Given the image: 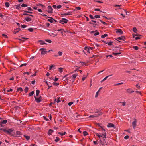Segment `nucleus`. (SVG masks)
<instances>
[{"label": "nucleus", "instance_id": "obj_39", "mask_svg": "<svg viewBox=\"0 0 146 146\" xmlns=\"http://www.w3.org/2000/svg\"><path fill=\"white\" fill-rule=\"evenodd\" d=\"M28 30L30 32H32L33 31V29L31 28H30L28 29Z\"/></svg>", "mask_w": 146, "mask_h": 146}, {"label": "nucleus", "instance_id": "obj_24", "mask_svg": "<svg viewBox=\"0 0 146 146\" xmlns=\"http://www.w3.org/2000/svg\"><path fill=\"white\" fill-rule=\"evenodd\" d=\"M5 6L7 7H8L9 6V4L8 2H6L5 3Z\"/></svg>", "mask_w": 146, "mask_h": 146}, {"label": "nucleus", "instance_id": "obj_37", "mask_svg": "<svg viewBox=\"0 0 146 146\" xmlns=\"http://www.w3.org/2000/svg\"><path fill=\"white\" fill-rule=\"evenodd\" d=\"M58 54L59 56H61L62 55V53L60 51H59L58 52Z\"/></svg>", "mask_w": 146, "mask_h": 146}, {"label": "nucleus", "instance_id": "obj_8", "mask_svg": "<svg viewBox=\"0 0 146 146\" xmlns=\"http://www.w3.org/2000/svg\"><path fill=\"white\" fill-rule=\"evenodd\" d=\"M48 12L49 13H51L52 12L53 9L50 6H48Z\"/></svg>", "mask_w": 146, "mask_h": 146}, {"label": "nucleus", "instance_id": "obj_62", "mask_svg": "<svg viewBox=\"0 0 146 146\" xmlns=\"http://www.w3.org/2000/svg\"><path fill=\"white\" fill-rule=\"evenodd\" d=\"M57 9H59L61 7V6L60 5H58L56 7Z\"/></svg>", "mask_w": 146, "mask_h": 146}, {"label": "nucleus", "instance_id": "obj_61", "mask_svg": "<svg viewBox=\"0 0 146 146\" xmlns=\"http://www.w3.org/2000/svg\"><path fill=\"white\" fill-rule=\"evenodd\" d=\"M108 44L109 45H110V42H106V41H102Z\"/></svg>", "mask_w": 146, "mask_h": 146}, {"label": "nucleus", "instance_id": "obj_47", "mask_svg": "<svg viewBox=\"0 0 146 146\" xmlns=\"http://www.w3.org/2000/svg\"><path fill=\"white\" fill-rule=\"evenodd\" d=\"M2 36H3V37H5V38H8V36H7L5 35V34H3L2 35Z\"/></svg>", "mask_w": 146, "mask_h": 146}, {"label": "nucleus", "instance_id": "obj_10", "mask_svg": "<svg viewBox=\"0 0 146 146\" xmlns=\"http://www.w3.org/2000/svg\"><path fill=\"white\" fill-rule=\"evenodd\" d=\"M90 33H95L94 34V36L98 35L99 34V33L98 32L97 30H96L95 31H91Z\"/></svg>", "mask_w": 146, "mask_h": 146}, {"label": "nucleus", "instance_id": "obj_27", "mask_svg": "<svg viewBox=\"0 0 146 146\" xmlns=\"http://www.w3.org/2000/svg\"><path fill=\"white\" fill-rule=\"evenodd\" d=\"M66 132H64V133H61V132H59L58 134H60V135L61 136H63L65 135L66 134Z\"/></svg>", "mask_w": 146, "mask_h": 146}, {"label": "nucleus", "instance_id": "obj_48", "mask_svg": "<svg viewBox=\"0 0 146 146\" xmlns=\"http://www.w3.org/2000/svg\"><path fill=\"white\" fill-rule=\"evenodd\" d=\"M89 17H90V18L92 19H95L94 17L91 14L89 15Z\"/></svg>", "mask_w": 146, "mask_h": 146}, {"label": "nucleus", "instance_id": "obj_38", "mask_svg": "<svg viewBox=\"0 0 146 146\" xmlns=\"http://www.w3.org/2000/svg\"><path fill=\"white\" fill-rule=\"evenodd\" d=\"M83 135L84 136H86L88 135L87 132L86 131H84L83 133Z\"/></svg>", "mask_w": 146, "mask_h": 146}, {"label": "nucleus", "instance_id": "obj_13", "mask_svg": "<svg viewBox=\"0 0 146 146\" xmlns=\"http://www.w3.org/2000/svg\"><path fill=\"white\" fill-rule=\"evenodd\" d=\"M49 18H50L48 19V21L51 23H52L53 22L54 19L50 17H49Z\"/></svg>", "mask_w": 146, "mask_h": 146}, {"label": "nucleus", "instance_id": "obj_33", "mask_svg": "<svg viewBox=\"0 0 146 146\" xmlns=\"http://www.w3.org/2000/svg\"><path fill=\"white\" fill-rule=\"evenodd\" d=\"M108 36V35L106 34H104V35H103L101 36V37L102 38H104Z\"/></svg>", "mask_w": 146, "mask_h": 146}, {"label": "nucleus", "instance_id": "obj_51", "mask_svg": "<svg viewBox=\"0 0 146 146\" xmlns=\"http://www.w3.org/2000/svg\"><path fill=\"white\" fill-rule=\"evenodd\" d=\"M80 62L82 64V66L84 65H86V64L84 62Z\"/></svg>", "mask_w": 146, "mask_h": 146}, {"label": "nucleus", "instance_id": "obj_14", "mask_svg": "<svg viewBox=\"0 0 146 146\" xmlns=\"http://www.w3.org/2000/svg\"><path fill=\"white\" fill-rule=\"evenodd\" d=\"M98 117V115H96V114H94V115H90L89 117L90 118L96 117Z\"/></svg>", "mask_w": 146, "mask_h": 146}, {"label": "nucleus", "instance_id": "obj_20", "mask_svg": "<svg viewBox=\"0 0 146 146\" xmlns=\"http://www.w3.org/2000/svg\"><path fill=\"white\" fill-rule=\"evenodd\" d=\"M111 127L113 128L114 129H115V126L113 124L110 123V128Z\"/></svg>", "mask_w": 146, "mask_h": 146}, {"label": "nucleus", "instance_id": "obj_2", "mask_svg": "<svg viewBox=\"0 0 146 146\" xmlns=\"http://www.w3.org/2000/svg\"><path fill=\"white\" fill-rule=\"evenodd\" d=\"M3 131L5 132L8 133L10 135H11L12 132L13 131V129H10L8 130H6L5 129H3Z\"/></svg>", "mask_w": 146, "mask_h": 146}, {"label": "nucleus", "instance_id": "obj_19", "mask_svg": "<svg viewBox=\"0 0 146 146\" xmlns=\"http://www.w3.org/2000/svg\"><path fill=\"white\" fill-rule=\"evenodd\" d=\"M53 131V130H52V129H50L49 130V131L48 132V135H50Z\"/></svg>", "mask_w": 146, "mask_h": 146}, {"label": "nucleus", "instance_id": "obj_63", "mask_svg": "<svg viewBox=\"0 0 146 146\" xmlns=\"http://www.w3.org/2000/svg\"><path fill=\"white\" fill-rule=\"evenodd\" d=\"M13 91V90L12 89H10L8 90H7V92H11Z\"/></svg>", "mask_w": 146, "mask_h": 146}, {"label": "nucleus", "instance_id": "obj_29", "mask_svg": "<svg viewBox=\"0 0 146 146\" xmlns=\"http://www.w3.org/2000/svg\"><path fill=\"white\" fill-rule=\"evenodd\" d=\"M7 120H3L1 122V123L2 124H6L7 122Z\"/></svg>", "mask_w": 146, "mask_h": 146}, {"label": "nucleus", "instance_id": "obj_35", "mask_svg": "<svg viewBox=\"0 0 146 146\" xmlns=\"http://www.w3.org/2000/svg\"><path fill=\"white\" fill-rule=\"evenodd\" d=\"M20 25L21 27L23 28H25L27 27V26L26 25H22L21 24Z\"/></svg>", "mask_w": 146, "mask_h": 146}, {"label": "nucleus", "instance_id": "obj_34", "mask_svg": "<svg viewBox=\"0 0 146 146\" xmlns=\"http://www.w3.org/2000/svg\"><path fill=\"white\" fill-rule=\"evenodd\" d=\"M24 137L27 140H28L30 138V137L25 135H24Z\"/></svg>", "mask_w": 146, "mask_h": 146}, {"label": "nucleus", "instance_id": "obj_21", "mask_svg": "<svg viewBox=\"0 0 146 146\" xmlns=\"http://www.w3.org/2000/svg\"><path fill=\"white\" fill-rule=\"evenodd\" d=\"M20 29L19 28L17 29H16L15 31H14V33L15 34H16L19 31H20Z\"/></svg>", "mask_w": 146, "mask_h": 146}, {"label": "nucleus", "instance_id": "obj_58", "mask_svg": "<svg viewBox=\"0 0 146 146\" xmlns=\"http://www.w3.org/2000/svg\"><path fill=\"white\" fill-rule=\"evenodd\" d=\"M64 15H65V16L72 15V14H71L69 13H64Z\"/></svg>", "mask_w": 146, "mask_h": 146}, {"label": "nucleus", "instance_id": "obj_26", "mask_svg": "<svg viewBox=\"0 0 146 146\" xmlns=\"http://www.w3.org/2000/svg\"><path fill=\"white\" fill-rule=\"evenodd\" d=\"M20 91L21 92H23V89H22V88L20 87L19 88H18L17 89V91Z\"/></svg>", "mask_w": 146, "mask_h": 146}, {"label": "nucleus", "instance_id": "obj_30", "mask_svg": "<svg viewBox=\"0 0 146 146\" xmlns=\"http://www.w3.org/2000/svg\"><path fill=\"white\" fill-rule=\"evenodd\" d=\"M36 96H38V95L39 94V93L40 92V91L38 90H36Z\"/></svg>", "mask_w": 146, "mask_h": 146}, {"label": "nucleus", "instance_id": "obj_54", "mask_svg": "<svg viewBox=\"0 0 146 146\" xmlns=\"http://www.w3.org/2000/svg\"><path fill=\"white\" fill-rule=\"evenodd\" d=\"M94 10L95 11H100L101 12H102V11H100L99 9H98V8L95 9H94Z\"/></svg>", "mask_w": 146, "mask_h": 146}, {"label": "nucleus", "instance_id": "obj_23", "mask_svg": "<svg viewBox=\"0 0 146 146\" xmlns=\"http://www.w3.org/2000/svg\"><path fill=\"white\" fill-rule=\"evenodd\" d=\"M109 76H108L105 77L104 79L101 81V82H102L103 81H105L106 80L107 78Z\"/></svg>", "mask_w": 146, "mask_h": 146}, {"label": "nucleus", "instance_id": "obj_28", "mask_svg": "<svg viewBox=\"0 0 146 146\" xmlns=\"http://www.w3.org/2000/svg\"><path fill=\"white\" fill-rule=\"evenodd\" d=\"M34 93V92L33 91H32L29 94V96H32Z\"/></svg>", "mask_w": 146, "mask_h": 146}, {"label": "nucleus", "instance_id": "obj_41", "mask_svg": "<svg viewBox=\"0 0 146 146\" xmlns=\"http://www.w3.org/2000/svg\"><path fill=\"white\" fill-rule=\"evenodd\" d=\"M96 135L98 136L100 138L101 137H102L101 135H100L98 133H96Z\"/></svg>", "mask_w": 146, "mask_h": 146}, {"label": "nucleus", "instance_id": "obj_5", "mask_svg": "<svg viewBox=\"0 0 146 146\" xmlns=\"http://www.w3.org/2000/svg\"><path fill=\"white\" fill-rule=\"evenodd\" d=\"M137 121L136 119H134V121L132 123V126L133 129H135L137 125Z\"/></svg>", "mask_w": 146, "mask_h": 146}, {"label": "nucleus", "instance_id": "obj_22", "mask_svg": "<svg viewBox=\"0 0 146 146\" xmlns=\"http://www.w3.org/2000/svg\"><path fill=\"white\" fill-rule=\"evenodd\" d=\"M29 88L28 87L26 86L25 87L24 89V91H25L26 93H27L28 90Z\"/></svg>", "mask_w": 146, "mask_h": 146}, {"label": "nucleus", "instance_id": "obj_50", "mask_svg": "<svg viewBox=\"0 0 146 146\" xmlns=\"http://www.w3.org/2000/svg\"><path fill=\"white\" fill-rule=\"evenodd\" d=\"M73 102H69L68 103V105L69 106H71V105H72V104H73Z\"/></svg>", "mask_w": 146, "mask_h": 146}, {"label": "nucleus", "instance_id": "obj_6", "mask_svg": "<svg viewBox=\"0 0 146 146\" xmlns=\"http://www.w3.org/2000/svg\"><path fill=\"white\" fill-rule=\"evenodd\" d=\"M116 33L119 34L121 35L123 34V31L120 29H116Z\"/></svg>", "mask_w": 146, "mask_h": 146}, {"label": "nucleus", "instance_id": "obj_16", "mask_svg": "<svg viewBox=\"0 0 146 146\" xmlns=\"http://www.w3.org/2000/svg\"><path fill=\"white\" fill-rule=\"evenodd\" d=\"M84 49L85 50H86L88 52V53H90V49L86 47L84 48Z\"/></svg>", "mask_w": 146, "mask_h": 146}, {"label": "nucleus", "instance_id": "obj_53", "mask_svg": "<svg viewBox=\"0 0 146 146\" xmlns=\"http://www.w3.org/2000/svg\"><path fill=\"white\" fill-rule=\"evenodd\" d=\"M27 10L29 11H32L33 10L30 7H29L27 8Z\"/></svg>", "mask_w": 146, "mask_h": 146}, {"label": "nucleus", "instance_id": "obj_59", "mask_svg": "<svg viewBox=\"0 0 146 146\" xmlns=\"http://www.w3.org/2000/svg\"><path fill=\"white\" fill-rule=\"evenodd\" d=\"M129 138V136L128 135L124 137V138L126 139H128Z\"/></svg>", "mask_w": 146, "mask_h": 146}, {"label": "nucleus", "instance_id": "obj_49", "mask_svg": "<svg viewBox=\"0 0 146 146\" xmlns=\"http://www.w3.org/2000/svg\"><path fill=\"white\" fill-rule=\"evenodd\" d=\"M58 69H59V71L60 72H62V69L63 68H59Z\"/></svg>", "mask_w": 146, "mask_h": 146}, {"label": "nucleus", "instance_id": "obj_17", "mask_svg": "<svg viewBox=\"0 0 146 146\" xmlns=\"http://www.w3.org/2000/svg\"><path fill=\"white\" fill-rule=\"evenodd\" d=\"M141 35H137V36L135 37V39L136 40H138L139 39L141 38Z\"/></svg>", "mask_w": 146, "mask_h": 146}, {"label": "nucleus", "instance_id": "obj_42", "mask_svg": "<svg viewBox=\"0 0 146 146\" xmlns=\"http://www.w3.org/2000/svg\"><path fill=\"white\" fill-rule=\"evenodd\" d=\"M100 17V16L99 15H96L94 17L95 19V18H99Z\"/></svg>", "mask_w": 146, "mask_h": 146}, {"label": "nucleus", "instance_id": "obj_60", "mask_svg": "<svg viewBox=\"0 0 146 146\" xmlns=\"http://www.w3.org/2000/svg\"><path fill=\"white\" fill-rule=\"evenodd\" d=\"M99 92V91H98L96 92V95L95 96V97H97L98 96V93Z\"/></svg>", "mask_w": 146, "mask_h": 146}, {"label": "nucleus", "instance_id": "obj_56", "mask_svg": "<svg viewBox=\"0 0 146 146\" xmlns=\"http://www.w3.org/2000/svg\"><path fill=\"white\" fill-rule=\"evenodd\" d=\"M56 102H57V103H59V102H60V97H59L58 98Z\"/></svg>", "mask_w": 146, "mask_h": 146}, {"label": "nucleus", "instance_id": "obj_55", "mask_svg": "<svg viewBox=\"0 0 146 146\" xmlns=\"http://www.w3.org/2000/svg\"><path fill=\"white\" fill-rule=\"evenodd\" d=\"M138 89H139L140 88V87L138 85V84H137L135 86Z\"/></svg>", "mask_w": 146, "mask_h": 146}, {"label": "nucleus", "instance_id": "obj_32", "mask_svg": "<svg viewBox=\"0 0 146 146\" xmlns=\"http://www.w3.org/2000/svg\"><path fill=\"white\" fill-rule=\"evenodd\" d=\"M133 48L136 50H137L139 49L138 47L137 46H134Z\"/></svg>", "mask_w": 146, "mask_h": 146}, {"label": "nucleus", "instance_id": "obj_11", "mask_svg": "<svg viewBox=\"0 0 146 146\" xmlns=\"http://www.w3.org/2000/svg\"><path fill=\"white\" fill-rule=\"evenodd\" d=\"M24 20H25L27 22H29L31 20V18L29 17H27L24 18Z\"/></svg>", "mask_w": 146, "mask_h": 146}, {"label": "nucleus", "instance_id": "obj_36", "mask_svg": "<svg viewBox=\"0 0 146 146\" xmlns=\"http://www.w3.org/2000/svg\"><path fill=\"white\" fill-rule=\"evenodd\" d=\"M21 6L22 7H26L28 6V5L26 4H23L21 5Z\"/></svg>", "mask_w": 146, "mask_h": 146}, {"label": "nucleus", "instance_id": "obj_15", "mask_svg": "<svg viewBox=\"0 0 146 146\" xmlns=\"http://www.w3.org/2000/svg\"><path fill=\"white\" fill-rule=\"evenodd\" d=\"M110 50L115 52H116L117 51V50L115 48H113L112 47L110 46Z\"/></svg>", "mask_w": 146, "mask_h": 146}, {"label": "nucleus", "instance_id": "obj_4", "mask_svg": "<svg viewBox=\"0 0 146 146\" xmlns=\"http://www.w3.org/2000/svg\"><path fill=\"white\" fill-rule=\"evenodd\" d=\"M40 50L41 51V54L42 55H44L46 54L47 52L45 48H41L40 49Z\"/></svg>", "mask_w": 146, "mask_h": 146}, {"label": "nucleus", "instance_id": "obj_7", "mask_svg": "<svg viewBox=\"0 0 146 146\" xmlns=\"http://www.w3.org/2000/svg\"><path fill=\"white\" fill-rule=\"evenodd\" d=\"M34 98L35 99V100H36V102L38 103H39V102H41L42 100V99H40V98H39L36 97L35 96H34Z\"/></svg>", "mask_w": 146, "mask_h": 146}, {"label": "nucleus", "instance_id": "obj_31", "mask_svg": "<svg viewBox=\"0 0 146 146\" xmlns=\"http://www.w3.org/2000/svg\"><path fill=\"white\" fill-rule=\"evenodd\" d=\"M60 140V139L59 137H56V139L55 140V141L56 142H57L58 141Z\"/></svg>", "mask_w": 146, "mask_h": 146}, {"label": "nucleus", "instance_id": "obj_18", "mask_svg": "<svg viewBox=\"0 0 146 146\" xmlns=\"http://www.w3.org/2000/svg\"><path fill=\"white\" fill-rule=\"evenodd\" d=\"M40 44V45L46 44H47L45 43L44 41H40L39 42Z\"/></svg>", "mask_w": 146, "mask_h": 146}, {"label": "nucleus", "instance_id": "obj_1", "mask_svg": "<svg viewBox=\"0 0 146 146\" xmlns=\"http://www.w3.org/2000/svg\"><path fill=\"white\" fill-rule=\"evenodd\" d=\"M68 21V20L65 18H63L62 19L60 20L59 23H61L62 24H64V23H67Z\"/></svg>", "mask_w": 146, "mask_h": 146}, {"label": "nucleus", "instance_id": "obj_9", "mask_svg": "<svg viewBox=\"0 0 146 146\" xmlns=\"http://www.w3.org/2000/svg\"><path fill=\"white\" fill-rule=\"evenodd\" d=\"M78 75L77 74H74L70 77L71 78L72 80V82H74L75 80V78Z\"/></svg>", "mask_w": 146, "mask_h": 146}, {"label": "nucleus", "instance_id": "obj_43", "mask_svg": "<svg viewBox=\"0 0 146 146\" xmlns=\"http://www.w3.org/2000/svg\"><path fill=\"white\" fill-rule=\"evenodd\" d=\"M16 133L17 135H20L21 134V133L19 131H16Z\"/></svg>", "mask_w": 146, "mask_h": 146}, {"label": "nucleus", "instance_id": "obj_52", "mask_svg": "<svg viewBox=\"0 0 146 146\" xmlns=\"http://www.w3.org/2000/svg\"><path fill=\"white\" fill-rule=\"evenodd\" d=\"M27 65V64L26 63H24V64H22L20 66V67H22L23 66H26Z\"/></svg>", "mask_w": 146, "mask_h": 146}, {"label": "nucleus", "instance_id": "obj_57", "mask_svg": "<svg viewBox=\"0 0 146 146\" xmlns=\"http://www.w3.org/2000/svg\"><path fill=\"white\" fill-rule=\"evenodd\" d=\"M91 21H92V22H94L95 23H99V22L97 21L93 20H91Z\"/></svg>", "mask_w": 146, "mask_h": 146}, {"label": "nucleus", "instance_id": "obj_12", "mask_svg": "<svg viewBox=\"0 0 146 146\" xmlns=\"http://www.w3.org/2000/svg\"><path fill=\"white\" fill-rule=\"evenodd\" d=\"M127 92L128 93H131L134 92L133 90H132L130 88L128 89L127 90Z\"/></svg>", "mask_w": 146, "mask_h": 146}, {"label": "nucleus", "instance_id": "obj_45", "mask_svg": "<svg viewBox=\"0 0 146 146\" xmlns=\"http://www.w3.org/2000/svg\"><path fill=\"white\" fill-rule=\"evenodd\" d=\"M99 129H101L102 130H103L104 131H105V129L103 128V127L101 126L99 127Z\"/></svg>", "mask_w": 146, "mask_h": 146}, {"label": "nucleus", "instance_id": "obj_3", "mask_svg": "<svg viewBox=\"0 0 146 146\" xmlns=\"http://www.w3.org/2000/svg\"><path fill=\"white\" fill-rule=\"evenodd\" d=\"M125 38L124 36H121V37H118V38H117V39H116V40H117L119 42H121V41H120V40H122L123 41H124V40H125Z\"/></svg>", "mask_w": 146, "mask_h": 146}, {"label": "nucleus", "instance_id": "obj_25", "mask_svg": "<svg viewBox=\"0 0 146 146\" xmlns=\"http://www.w3.org/2000/svg\"><path fill=\"white\" fill-rule=\"evenodd\" d=\"M20 4H19L18 5H16V9H20L21 8L20 7Z\"/></svg>", "mask_w": 146, "mask_h": 146}, {"label": "nucleus", "instance_id": "obj_44", "mask_svg": "<svg viewBox=\"0 0 146 146\" xmlns=\"http://www.w3.org/2000/svg\"><path fill=\"white\" fill-rule=\"evenodd\" d=\"M45 41H46L47 42H48V43H51L52 42V41L50 40H48V39H46L45 40Z\"/></svg>", "mask_w": 146, "mask_h": 146}, {"label": "nucleus", "instance_id": "obj_64", "mask_svg": "<svg viewBox=\"0 0 146 146\" xmlns=\"http://www.w3.org/2000/svg\"><path fill=\"white\" fill-rule=\"evenodd\" d=\"M36 81L35 80H33L32 81L31 83L32 84H34L35 83Z\"/></svg>", "mask_w": 146, "mask_h": 146}, {"label": "nucleus", "instance_id": "obj_40", "mask_svg": "<svg viewBox=\"0 0 146 146\" xmlns=\"http://www.w3.org/2000/svg\"><path fill=\"white\" fill-rule=\"evenodd\" d=\"M53 85L56 86H58L59 85V83L56 82H53Z\"/></svg>", "mask_w": 146, "mask_h": 146}, {"label": "nucleus", "instance_id": "obj_46", "mask_svg": "<svg viewBox=\"0 0 146 146\" xmlns=\"http://www.w3.org/2000/svg\"><path fill=\"white\" fill-rule=\"evenodd\" d=\"M133 31L135 33H136V32L137 31V30L135 27H134L133 29Z\"/></svg>", "mask_w": 146, "mask_h": 146}]
</instances>
